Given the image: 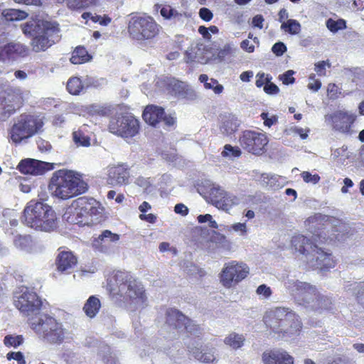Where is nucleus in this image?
I'll return each mask as SVG.
<instances>
[{
    "label": "nucleus",
    "instance_id": "a19ab883",
    "mask_svg": "<svg viewBox=\"0 0 364 364\" xmlns=\"http://www.w3.org/2000/svg\"><path fill=\"white\" fill-rule=\"evenodd\" d=\"M82 88L83 85L79 77H71L67 82V90L71 95H78Z\"/></svg>",
    "mask_w": 364,
    "mask_h": 364
},
{
    "label": "nucleus",
    "instance_id": "5701e85b",
    "mask_svg": "<svg viewBox=\"0 0 364 364\" xmlns=\"http://www.w3.org/2000/svg\"><path fill=\"white\" fill-rule=\"evenodd\" d=\"M262 361L264 364H294V358L285 350L274 349L264 352Z\"/></svg>",
    "mask_w": 364,
    "mask_h": 364
},
{
    "label": "nucleus",
    "instance_id": "052dcab7",
    "mask_svg": "<svg viewBox=\"0 0 364 364\" xmlns=\"http://www.w3.org/2000/svg\"><path fill=\"white\" fill-rule=\"evenodd\" d=\"M260 117L262 119L264 120V125L267 126L268 127H270L272 125H273L274 123L277 122V116L272 115L271 117H269V114L267 112H262Z\"/></svg>",
    "mask_w": 364,
    "mask_h": 364
},
{
    "label": "nucleus",
    "instance_id": "393cba45",
    "mask_svg": "<svg viewBox=\"0 0 364 364\" xmlns=\"http://www.w3.org/2000/svg\"><path fill=\"white\" fill-rule=\"evenodd\" d=\"M356 116L353 113L339 111L334 113L332 117L333 127L341 132H348L351 124L355 122Z\"/></svg>",
    "mask_w": 364,
    "mask_h": 364
},
{
    "label": "nucleus",
    "instance_id": "0eeeda50",
    "mask_svg": "<svg viewBox=\"0 0 364 364\" xmlns=\"http://www.w3.org/2000/svg\"><path fill=\"white\" fill-rule=\"evenodd\" d=\"M30 325L40 338L50 344L62 343L68 335L63 323L48 314L32 317Z\"/></svg>",
    "mask_w": 364,
    "mask_h": 364
},
{
    "label": "nucleus",
    "instance_id": "c85d7f7f",
    "mask_svg": "<svg viewBox=\"0 0 364 364\" xmlns=\"http://www.w3.org/2000/svg\"><path fill=\"white\" fill-rule=\"evenodd\" d=\"M239 125L240 122L237 118L234 115L229 114L223 119V122L220 128V132L224 135L230 136L237 129Z\"/></svg>",
    "mask_w": 364,
    "mask_h": 364
},
{
    "label": "nucleus",
    "instance_id": "de8ad7c7",
    "mask_svg": "<svg viewBox=\"0 0 364 364\" xmlns=\"http://www.w3.org/2000/svg\"><path fill=\"white\" fill-rule=\"evenodd\" d=\"M224 157L235 158L241 155V150L237 146H232L230 144H226L224 146V150L222 152Z\"/></svg>",
    "mask_w": 364,
    "mask_h": 364
},
{
    "label": "nucleus",
    "instance_id": "9b49d317",
    "mask_svg": "<svg viewBox=\"0 0 364 364\" xmlns=\"http://www.w3.org/2000/svg\"><path fill=\"white\" fill-rule=\"evenodd\" d=\"M14 304L28 316L41 315L42 301L36 292L26 287H19V291L16 292Z\"/></svg>",
    "mask_w": 364,
    "mask_h": 364
},
{
    "label": "nucleus",
    "instance_id": "6e6552de",
    "mask_svg": "<svg viewBox=\"0 0 364 364\" xmlns=\"http://www.w3.org/2000/svg\"><path fill=\"white\" fill-rule=\"evenodd\" d=\"M161 26L150 16H133L129 21L128 32L130 37L138 41L154 38Z\"/></svg>",
    "mask_w": 364,
    "mask_h": 364
},
{
    "label": "nucleus",
    "instance_id": "0e129e2a",
    "mask_svg": "<svg viewBox=\"0 0 364 364\" xmlns=\"http://www.w3.org/2000/svg\"><path fill=\"white\" fill-rule=\"evenodd\" d=\"M62 358L68 364H72L73 359L75 358V354L72 350L65 348L62 354Z\"/></svg>",
    "mask_w": 364,
    "mask_h": 364
},
{
    "label": "nucleus",
    "instance_id": "4be33fe9",
    "mask_svg": "<svg viewBox=\"0 0 364 364\" xmlns=\"http://www.w3.org/2000/svg\"><path fill=\"white\" fill-rule=\"evenodd\" d=\"M188 317L176 309H168L166 311V326L168 331L176 330L178 333L183 331V326Z\"/></svg>",
    "mask_w": 364,
    "mask_h": 364
},
{
    "label": "nucleus",
    "instance_id": "e2e57ef3",
    "mask_svg": "<svg viewBox=\"0 0 364 364\" xmlns=\"http://www.w3.org/2000/svg\"><path fill=\"white\" fill-rule=\"evenodd\" d=\"M187 18V15L185 12H178L177 10H176L173 18L171 21H173L174 23L178 24H183L185 21V20Z\"/></svg>",
    "mask_w": 364,
    "mask_h": 364
},
{
    "label": "nucleus",
    "instance_id": "ddd939ff",
    "mask_svg": "<svg viewBox=\"0 0 364 364\" xmlns=\"http://www.w3.org/2000/svg\"><path fill=\"white\" fill-rule=\"evenodd\" d=\"M249 274V267L244 263L232 261L223 269L220 281L223 285L230 288L244 279Z\"/></svg>",
    "mask_w": 364,
    "mask_h": 364
},
{
    "label": "nucleus",
    "instance_id": "4d7b16f0",
    "mask_svg": "<svg viewBox=\"0 0 364 364\" xmlns=\"http://www.w3.org/2000/svg\"><path fill=\"white\" fill-rule=\"evenodd\" d=\"M6 358L8 360L14 359L18 362V364H26V360L24 358L23 354L18 351V352H9Z\"/></svg>",
    "mask_w": 364,
    "mask_h": 364
},
{
    "label": "nucleus",
    "instance_id": "f8f14e48",
    "mask_svg": "<svg viewBox=\"0 0 364 364\" xmlns=\"http://www.w3.org/2000/svg\"><path fill=\"white\" fill-rule=\"evenodd\" d=\"M19 89L9 88L0 93V121L9 118L22 104Z\"/></svg>",
    "mask_w": 364,
    "mask_h": 364
},
{
    "label": "nucleus",
    "instance_id": "dca6fc26",
    "mask_svg": "<svg viewBox=\"0 0 364 364\" xmlns=\"http://www.w3.org/2000/svg\"><path fill=\"white\" fill-rule=\"evenodd\" d=\"M284 284L287 291L293 296L296 304L299 301H304L305 293L316 292V286L294 278L287 277Z\"/></svg>",
    "mask_w": 364,
    "mask_h": 364
},
{
    "label": "nucleus",
    "instance_id": "864d4df0",
    "mask_svg": "<svg viewBox=\"0 0 364 364\" xmlns=\"http://www.w3.org/2000/svg\"><path fill=\"white\" fill-rule=\"evenodd\" d=\"M301 176L304 182L312 184L318 183L321 178L318 174H311L309 171H303Z\"/></svg>",
    "mask_w": 364,
    "mask_h": 364
},
{
    "label": "nucleus",
    "instance_id": "2f4dec72",
    "mask_svg": "<svg viewBox=\"0 0 364 364\" xmlns=\"http://www.w3.org/2000/svg\"><path fill=\"white\" fill-rule=\"evenodd\" d=\"M101 306L100 301L98 298L91 296L84 305L83 310L86 315L90 318L96 316Z\"/></svg>",
    "mask_w": 364,
    "mask_h": 364
},
{
    "label": "nucleus",
    "instance_id": "8fccbe9b",
    "mask_svg": "<svg viewBox=\"0 0 364 364\" xmlns=\"http://www.w3.org/2000/svg\"><path fill=\"white\" fill-rule=\"evenodd\" d=\"M267 83L264 86V91L268 95H275L279 91V87L273 82H271L272 77L267 75L266 77Z\"/></svg>",
    "mask_w": 364,
    "mask_h": 364
},
{
    "label": "nucleus",
    "instance_id": "3c124183",
    "mask_svg": "<svg viewBox=\"0 0 364 364\" xmlns=\"http://www.w3.org/2000/svg\"><path fill=\"white\" fill-rule=\"evenodd\" d=\"M204 87L205 89L213 90L215 94H220L223 90V86L213 78L210 79Z\"/></svg>",
    "mask_w": 364,
    "mask_h": 364
},
{
    "label": "nucleus",
    "instance_id": "a878e982",
    "mask_svg": "<svg viewBox=\"0 0 364 364\" xmlns=\"http://www.w3.org/2000/svg\"><path fill=\"white\" fill-rule=\"evenodd\" d=\"M76 264L77 258L70 251L60 252L55 259L56 268L61 273H71Z\"/></svg>",
    "mask_w": 364,
    "mask_h": 364
},
{
    "label": "nucleus",
    "instance_id": "69168bd1",
    "mask_svg": "<svg viewBox=\"0 0 364 364\" xmlns=\"http://www.w3.org/2000/svg\"><path fill=\"white\" fill-rule=\"evenodd\" d=\"M135 183L138 186L142 188V189L144 191H147L148 188L151 186V181H150L149 178H144V177H141V176L138 177L136 179Z\"/></svg>",
    "mask_w": 364,
    "mask_h": 364
},
{
    "label": "nucleus",
    "instance_id": "1a4fd4ad",
    "mask_svg": "<svg viewBox=\"0 0 364 364\" xmlns=\"http://www.w3.org/2000/svg\"><path fill=\"white\" fill-rule=\"evenodd\" d=\"M41 119L31 115L21 114L15 121L10 131V137L14 143H19L38 133L43 127Z\"/></svg>",
    "mask_w": 364,
    "mask_h": 364
},
{
    "label": "nucleus",
    "instance_id": "6ab92c4d",
    "mask_svg": "<svg viewBox=\"0 0 364 364\" xmlns=\"http://www.w3.org/2000/svg\"><path fill=\"white\" fill-rule=\"evenodd\" d=\"M28 48L19 42H11L0 46V60L9 62L28 54Z\"/></svg>",
    "mask_w": 364,
    "mask_h": 364
},
{
    "label": "nucleus",
    "instance_id": "f257e3e1",
    "mask_svg": "<svg viewBox=\"0 0 364 364\" xmlns=\"http://www.w3.org/2000/svg\"><path fill=\"white\" fill-rule=\"evenodd\" d=\"M107 289L127 303V309L134 312L147 306L143 285L129 272L117 271L107 279Z\"/></svg>",
    "mask_w": 364,
    "mask_h": 364
},
{
    "label": "nucleus",
    "instance_id": "603ef678",
    "mask_svg": "<svg viewBox=\"0 0 364 364\" xmlns=\"http://www.w3.org/2000/svg\"><path fill=\"white\" fill-rule=\"evenodd\" d=\"M256 293L262 299H267L271 296L272 291L269 287L266 284H261L257 288Z\"/></svg>",
    "mask_w": 364,
    "mask_h": 364
},
{
    "label": "nucleus",
    "instance_id": "bb28decb",
    "mask_svg": "<svg viewBox=\"0 0 364 364\" xmlns=\"http://www.w3.org/2000/svg\"><path fill=\"white\" fill-rule=\"evenodd\" d=\"M164 115V109L153 105L146 106L142 114L144 121L154 127L162 121Z\"/></svg>",
    "mask_w": 364,
    "mask_h": 364
},
{
    "label": "nucleus",
    "instance_id": "f03ea898",
    "mask_svg": "<svg viewBox=\"0 0 364 364\" xmlns=\"http://www.w3.org/2000/svg\"><path fill=\"white\" fill-rule=\"evenodd\" d=\"M23 33L31 38V46L36 53L46 51L60 41V28L55 21L32 19L21 25Z\"/></svg>",
    "mask_w": 364,
    "mask_h": 364
},
{
    "label": "nucleus",
    "instance_id": "c03bdc74",
    "mask_svg": "<svg viewBox=\"0 0 364 364\" xmlns=\"http://www.w3.org/2000/svg\"><path fill=\"white\" fill-rule=\"evenodd\" d=\"M97 0H68V6L71 9H82L95 4Z\"/></svg>",
    "mask_w": 364,
    "mask_h": 364
},
{
    "label": "nucleus",
    "instance_id": "680f3d73",
    "mask_svg": "<svg viewBox=\"0 0 364 364\" xmlns=\"http://www.w3.org/2000/svg\"><path fill=\"white\" fill-rule=\"evenodd\" d=\"M181 267L187 274H195L198 272V267L191 262H184Z\"/></svg>",
    "mask_w": 364,
    "mask_h": 364
},
{
    "label": "nucleus",
    "instance_id": "c9c22d12",
    "mask_svg": "<svg viewBox=\"0 0 364 364\" xmlns=\"http://www.w3.org/2000/svg\"><path fill=\"white\" fill-rule=\"evenodd\" d=\"M281 29L291 35H296L301 31V24L295 19H288L282 22Z\"/></svg>",
    "mask_w": 364,
    "mask_h": 364
},
{
    "label": "nucleus",
    "instance_id": "cd10ccee",
    "mask_svg": "<svg viewBox=\"0 0 364 364\" xmlns=\"http://www.w3.org/2000/svg\"><path fill=\"white\" fill-rule=\"evenodd\" d=\"M14 246L21 251L26 253H31L33 251L35 242L30 235H18L14 240Z\"/></svg>",
    "mask_w": 364,
    "mask_h": 364
},
{
    "label": "nucleus",
    "instance_id": "aec40b11",
    "mask_svg": "<svg viewBox=\"0 0 364 364\" xmlns=\"http://www.w3.org/2000/svg\"><path fill=\"white\" fill-rule=\"evenodd\" d=\"M77 204V200L72 203L65 213V218L70 223L79 224L80 225H90L94 224V220L88 218V213L81 210V208Z\"/></svg>",
    "mask_w": 364,
    "mask_h": 364
},
{
    "label": "nucleus",
    "instance_id": "6e6d98bb",
    "mask_svg": "<svg viewBox=\"0 0 364 364\" xmlns=\"http://www.w3.org/2000/svg\"><path fill=\"white\" fill-rule=\"evenodd\" d=\"M195 358L202 363H210L214 360V355L211 353H194Z\"/></svg>",
    "mask_w": 364,
    "mask_h": 364
},
{
    "label": "nucleus",
    "instance_id": "72a5a7b5",
    "mask_svg": "<svg viewBox=\"0 0 364 364\" xmlns=\"http://www.w3.org/2000/svg\"><path fill=\"white\" fill-rule=\"evenodd\" d=\"M89 60L90 55L84 47H77L70 58V62L75 65L84 63Z\"/></svg>",
    "mask_w": 364,
    "mask_h": 364
},
{
    "label": "nucleus",
    "instance_id": "338daca9",
    "mask_svg": "<svg viewBox=\"0 0 364 364\" xmlns=\"http://www.w3.org/2000/svg\"><path fill=\"white\" fill-rule=\"evenodd\" d=\"M199 16L203 20L205 21H210L213 16L212 11L205 7L201 8L199 10Z\"/></svg>",
    "mask_w": 364,
    "mask_h": 364
},
{
    "label": "nucleus",
    "instance_id": "473e14b6",
    "mask_svg": "<svg viewBox=\"0 0 364 364\" xmlns=\"http://www.w3.org/2000/svg\"><path fill=\"white\" fill-rule=\"evenodd\" d=\"M314 301H316L318 308H309V310L314 311L322 312L323 311H329L332 309L333 302L331 298L321 294L318 291V295L314 298Z\"/></svg>",
    "mask_w": 364,
    "mask_h": 364
},
{
    "label": "nucleus",
    "instance_id": "ea45409f",
    "mask_svg": "<svg viewBox=\"0 0 364 364\" xmlns=\"http://www.w3.org/2000/svg\"><path fill=\"white\" fill-rule=\"evenodd\" d=\"M318 289L316 287V292L314 293H305L304 294V301H299L297 304L304 306L305 309H309V308H318L316 301H314L316 295H318Z\"/></svg>",
    "mask_w": 364,
    "mask_h": 364
},
{
    "label": "nucleus",
    "instance_id": "b1692460",
    "mask_svg": "<svg viewBox=\"0 0 364 364\" xmlns=\"http://www.w3.org/2000/svg\"><path fill=\"white\" fill-rule=\"evenodd\" d=\"M77 204L81 210L88 213L90 220H94V223L98 222V216L102 214V208L99 203L92 198L80 197L77 199Z\"/></svg>",
    "mask_w": 364,
    "mask_h": 364
},
{
    "label": "nucleus",
    "instance_id": "c756f323",
    "mask_svg": "<svg viewBox=\"0 0 364 364\" xmlns=\"http://www.w3.org/2000/svg\"><path fill=\"white\" fill-rule=\"evenodd\" d=\"M224 198L221 200H216V208L225 211L229 210L234 205H239L241 201L240 199L235 196L224 191Z\"/></svg>",
    "mask_w": 364,
    "mask_h": 364
},
{
    "label": "nucleus",
    "instance_id": "7ed1b4c3",
    "mask_svg": "<svg viewBox=\"0 0 364 364\" xmlns=\"http://www.w3.org/2000/svg\"><path fill=\"white\" fill-rule=\"evenodd\" d=\"M38 196L39 200H31L26 204L22 222L35 230L53 231L57 228L56 214L52 207L45 203L46 194Z\"/></svg>",
    "mask_w": 364,
    "mask_h": 364
},
{
    "label": "nucleus",
    "instance_id": "7c9ffc66",
    "mask_svg": "<svg viewBox=\"0 0 364 364\" xmlns=\"http://www.w3.org/2000/svg\"><path fill=\"white\" fill-rule=\"evenodd\" d=\"M344 289L347 292L354 295L358 302H364V282H348Z\"/></svg>",
    "mask_w": 364,
    "mask_h": 364
},
{
    "label": "nucleus",
    "instance_id": "09e8293b",
    "mask_svg": "<svg viewBox=\"0 0 364 364\" xmlns=\"http://www.w3.org/2000/svg\"><path fill=\"white\" fill-rule=\"evenodd\" d=\"M23 342L22 336H13L8 335L4 338V343L6 346H13L16 348L21 345Z\"/></svg>",
    "mask_w": 364,
    "mask_h": 364
},
{
    "label": "nucleus",
    "instance_id": "2eb2a0df",
    "mask_svg": "<svg viewBox=\"0 0 364 364\" xmlns=\"http://www.w3.org/2000/svg\"><path fill=\"white\" fill-rule=\"evenodd\" d=\"M329 217L321 213H316L310 216L305 221V225L307 230L312 233V239L315 242L323 243L326 241V236H323V231L330 223H328Z\"/></svg>",
    "mask_w": 364,
    "mask_h": 364
},
{
    "label": "nucleus",
    "instance_id": "20e7f679",
    "mask_svg": "<svg viewBox=\"0 0 364 364\" xmlns=\"http://www.w3.org/2000/svg\"><path fill=\"white\" fill-rule=\"evenodd\" d=\"M263 319L270 333L277 339L289 337L301 328L298 316L288 308L272 309L266 312Z\"/></svg>",
    "mask_w": 364,
    "mask_h": 364
},
{
    "label": "nucleus",
    "instance_id": "4c0bfd02",
    "mask_svg": "<svg viewBox=\"0 0 364 364\" xmlns=\"http://www.w3.org/2000/svg\"><path fill=\"white\" fill-rule=\"evenodd\" d=\"M245 338L242 335L237 333H230L225 338V343L230 346L234 349H237L242 347L244 344Z\"/></svg>",
    "mask_w": 364,
    "mask_h": 364
},
{
    "label": "nucleus",
    "instance_id": "49530a36",
    "mask_svg": "<svg viewBox=\"0 0 364 364\" xmlns=\"http://www.w3.org/2000/svg\"><path fill=\"white\" fill-rule=\"evenodd\" d=\"M186 330L191 335L199 336L202 333L200 327L196 324L192 320L188 318L187 322L183 326V331Z\"/></svg>",
    "mask_w": 364,
    "mask_h": 364
},
{
    "label": "nucleus",
    "instance_id": "f704fd0d",
    "mask_svg": "<svg viewBox=\"0 0 364 364\" xmlns=\"http://www.w3.org/2000/svg\"><path fill=\"white\" fill-rule=\"evenodd\" d=\"M27 14L21 10L9 9L2 12V18L6 21H19L26 18Z\"/></svg>",
    "mask_w": 364,
    "mask_h": 364
},
{
    "label": "nucleus",
    "instance_id": "412c9836",
    "mask_svg": "<svg viewBox=\"0 0 364 364\" xmlns=\"http://www.w3.org/2000/svg\"><path fill=\"white\" fill-rule=\"evenodd\" d=\"M129 172L127 165L120 164L108 170L107 183L112 186H122L128 183Z\"/></svg>",
    "mask_w": 364,
    "mask_h": 364
},
{
    "label": "nucleus",
    "instance_id": "79ce46f5",
    "mask_svg": "<svg viewBox=\"0 0 364 364\" xmlns=\"http://www.w3.org/2000/svg\"><path fill=\"white\" fill-rule=\"evenodd\" d=\"M326 25L328 29L332 33H336L346 28V22L342 18L336 21L333 18H328L326 22Z\"/></svg>",
    "mask_w": 364,
    "mask_h": 364
},
{
    "label": "nucleus",
    "instance_id": "774afa93",
    "mask_svg": "<svg viewBox=\"0 0 364 364\" xmlns=\"http://www.w3.org/2000/svg\"><path fill=\"white\" fill-rule=\"evenodd\" d=\"M37 145L38 149L42 152L49 151L52 148V146L49 141L42 139H40L37 141Z\"/></svg>",
    "mask_w": 364,
    "mask_h": 364
},
{
    "label": "nucleus",
    "instance_id": "e433bc0d",
    "mask_svg": "<svg viewBox=\"0 0 364 364\" xmlns=\"http://www.w3.org/2000/svg\"><path fill=\"white\" fill-rule=\"evenodd\" d=\"M119 240V235L116 233H112L110 230H104L100 235L98 237V242H100L102 245V251L103 247L106 246L108 242L116 243Z\"/></svg>",
    "mask_w": 364,
    "mask_h": 364
},
{
    "label": "nucleus",
    "instance_id": "f3484780",
    "mask_svg": "<svg viewBox=\"0 0 364 364\" xmlns=\"http://www.w3.org/2000/svg\"><path fill=\"white\" fill-rule=\"evenodd\" d=\"M18 168L23 174L38 176L43 175L47 171L53 170L54 164L36 159H26L19 163Z\"/></svg>",
    "mask_w": 364,
    "mask_h": 364
},
{
    "label": "nucleus",
    "instance_id": "58836bf2",
    "mask_svg": "<svg viewBox=\"0 0 364 364\" xmlns=\"http://www.w3.org/2000/svg\"><path fill=\"white\" fill-rule=\"evenodd\" d=\"M99 355L106 364H119L117 358L112 355L109 346L107 345L100 347Z\"/></svg>",
    "mask_w": 364,
    "mask_h": 364
},
{
    "label": "nucleus",
    "instance_id": "4468645a",
    "mask_svg": "<svg viewBox=\"0 0 364 364\" xmlns=\"http://www.w3.org/2000/svg\"><path fill=\"white\" fill-rule=\"evenodd\" d=\"M265 134L246 130L240 138L242 147L253 154H261L268 144Z\"/></svg>",
    "mask_w": 364,
    "mask_h": 364
},
{
    "label": "nucleus",
    "instance_id": "37998d69",
    "mask_svg": "<svg viewBox=\"0 0 364 364\" xmlns=\"http://www.w3.org/2000/svg\"><path fill=\"white\" fill-rule=\"evenodd\" d=\"M73 141L77 146H82L87 147L90 145V137L80 130L73 132Z\"/></svg>",
    "mask_w": 364,
    "mask_h": 364
},
{
    "label": "nucleus",
    "instance_id": "5fc2aeb1",
    "mask_svg": "<svg viewBox=\"0 0 364 364\" xmlns=\"http://www.w3.org/2000/svg\"><path fill=\"white\" fill-rule=\"evenodd\" d=\"M294 74V71L292 70H289L285 72L284 74L280 75L279 78L284 85H290L293 84L295 82V78L293 77Z\"/></svg>",
    "mask_w": 364,
    "mask_h": 364
},
{
    "label": "nucleus",
    "instance_id": "9d476101",
    "mask_svg": "<svg viewBox=\"0 0 364 364\" xmlns=\"http://www.w3.org/2000/svg\"><path fill=\"white\" fill-rule=\"evenodd\" d=\"M139 121L132 114H119L111 117L109 131L122 138H132L139 132Z\"/></svg>",
    "mask_w": 364,
    "mask_h": 364
},
{
    "label": "nucleus",
    "instance_id": "bf43d9fd",
    "mask_svg": "<svg viewBox=\"0 0 364 364\" xmlns=\"http://www.w3.org/2000/svg\"><path fill=\"white\" fill-rule=\"evenodd\" d=\"M272 51L277 56H281L287 51V46L282 42H277L273 45Z\"/></svg>",
    "mask_w": 364,
    "mask_h": 364
},
{
    "label": "nucleus",
    "instance_id": "39448f33",
    "mask_svg": "<svg viewBox=\"0 0 364 364\" xmlns=\"http://www.w3.org/2000/svg\"><path fill=\"white\" fill-rule=\"evenodd\" d=\"M49 188L55 197L67 200L85 193L88 186L80 173L62 169L54 172Z\"/></svg>",
    "mask_w": 364,
    "mask_h": 364
},
{
    "label": "nucleus",
    "instance_id": "13d9d810",
    "mask_svg": "<svg viewBox=\"0 0 364 364\" xmlns=\"http://www.w3.org/2000/svg\"><path fill=\"white\" fill-rule=\"evenodd\" d=\"M279 179L277 175L263 174V181L270 187L274 188L277 186V183ZM279 185H277L278 186Z\"/></svg>",
    "mask_w": 364,
    "mask_h": 364
},
{
    "label": "nucleus",
    "instance_id": "a18cd8bd",
    "mask_svg": "<svg viewBox=\"0 0 364 364\" xmlns=\"http://www.w3.org/2000/svg\"><path fill=\"white\" fill-rule=\"evenodd\" d=\"M156 11H159L161 16L166 20H171L176 9L169 5L156 4L154 6Z\"/></svg>",
    "mask_w": 364,
    "mask_h": 364
},
{
    "label": "nucleus",
    "instance_id": "a211bd4d",
    "mask_svg": "<svg viewBox=\"0 0 364 364\" xmlns=\"http://www.w3.org/2000/svg\"><path fill=\"white\" fill-rule=\"evenodd\" d=\"M198 193L205 198L209 199L211 203L216 207V200H221L224 198V190L210 180H202L196 184Z\"/></svg>",
    "mask_w": 364,
    "mask_h": 364
},
{
    "label": "nucleus",
    "instance_id": "423d86ee",
    "mask_svg": "<svg viewBox=\"0 0 364 364\" xmlns=\"http://www.w3.org/2000/svg\"><path fill=\"white\" fill-rule=\"evenodd\" d=\"M316 242L302 235H295L291 239V244L295 250L305 256L308 265L314 269H327L334 267L335 262L330 253L324 252Z\"/></svg>",
    "mask_w": 364,
    "mask_h": 364
}]
</instances>
